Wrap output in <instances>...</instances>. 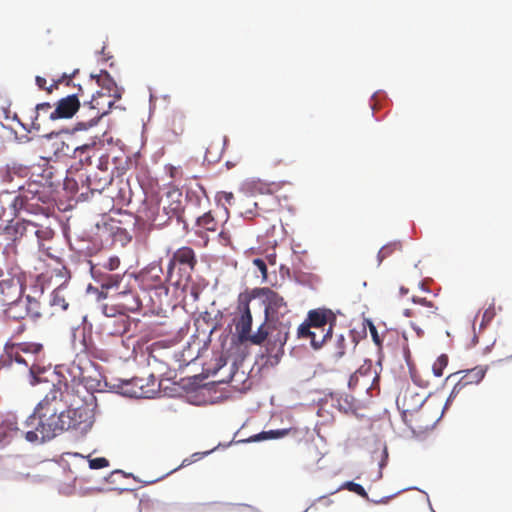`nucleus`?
<instances>
[{"label":"nucleus","instance_id":"nucleus-1","mask_svg":"<svg viewBox=\"0 0 512 512\" xmlns=\"http://www.w3.org/2000/svg\"><path fill=\"white\" fill-rule=\"evenodd\" d=\"M139 213L146 222L156 227L165 226L173 218L183 222L182 193L179 190H171L163 199H158L156 196L147 197Z\"/></svg>","mask_w":512,"mask_h":512},{"label":"nucleus","instance_id":"nucleus-2","mask_svg":"<svg viewBox=\"0 0 512 512\" xmlns=\"http://www.w3.org/2000/svg\"><path fill=\"white\" fill-rule=\"evenodd\" d=\"M290 328V319H281L276 322L264 321L253 334L252 344L262 345L265 343L267 354L278 358L284 353V346L289 338Z\"/></svg>","mask_w":512,"mask_h":512},{"label":"nucleus","instance_id":"nucleus-3","mask_svg":"<svg viewBox=\"0 0 512 512\" xmlns=\"http://www.w3.org/2000/svg\"><path fill=\"white\" fill-rule=\"evenodd\" d=\"M197 262L196 253L191 247L178 248L172 254L167 266L168 282L176 288L185 287L191 280Z\"/></svg>","mask_w":512,"mask_h":512},{"label":"nucleus","instance_id":"nucleus-4","mask_svg":"<svg viewBox=\"0 0 512 512\" xmlns=\"http://www.w3.org/2000/svg\"><path fill=\"white\" fill-rule=\"evenodd\" d=\"M7 355L18 364H22L29 369L31 375L42 372L38 363L40 357L44 354V347L37 342H15L7 345Z\"/></svg>","mask_w":512,"mask_h":512},{"label":"nucleus","instance_id":"nucleus-5","mask_svg":"<svg viewBox=\"0 0 512 512\" xmlns=\"http://www.w3.org/2000/svg\"><path fill=\"white\" fill-rule=\"evenodd\" d=\"M254 296L261 298L264 305V315L266 322H276L281 319H290V313L287 302L276 291L268 288H257L253 291Z\"/></svg>","mask_w":512,"mask_h":512},{"label":"nucleus","instance_id":"nucleus-6","mask_svg":"<svg viewBox=\"0 0 512 512\" xmlns=\"http://www.w3.org/2000/svg\"><path fill=\"white\" fill-rule=\"evenodd\" d=\"M64 431L75 429L86 431L93 424V413L83 399L71 401L67 410L62 411Z\"/></svg>","mask_w":512,"mask_h":512},{"label":"nucleus","instance_id":"nucleus-7","mask_svg":"<svg viewBox=\"0 0 512 512\" xmlns=\"http://www.w3.org/2000/svg\"><path fill=\"white\" fill-rule=\"evenodd\" d=\"M412 301L415 306V319L416 321L411 322L412 328L417 332L418 336L423 335V331L419 327L420 325L429 328L437 325L439 322H444V318L437 313L438 308L426 298L413 297Z\"/></svg>","mask_w":512,"mask_h":512},{"label":"nucleus","instance_id":"nucleus-8","mask_svg":"<svg viewBox=\"0 0 512 512\" xmlns=\"http://www.w3.org/2000/svg\"><path fill=\"white\" fill-rule=\"evenodd\" d=\"M5 315L9 322H17L27 317L37 320L42 316L41 305L35 298L27 296L11 303L5 310Z\"/></svg>","mask_w":512,"mask_h":512},{"label":"nucleus","instance_id":"nucleus-9","mask_svg":"<svg viewBox=\"0 0 512 512\" xmlns=\"http://www.w3.org/2000/svg\"><path fill=\"white\" fill-rule=\"evenodd\" d=\"M486 372H487V369L485 367L476 366L471 369L458 371L456 373L450 374L447 377V380L456 378L458 375H461V376L457 379L456 383L454 384V387L448 397V402H452L467 387L473 386V385H478L485 377Z\"/></svg>","mask_w":512,"mask_h":512},{"label":"nucleus","instance_id":"nucleus-10","mask_svg":"<svg viewBox=\"0 0 512 512\" xmlns=\"http://www.w3.org/2000/svg\"><path fill=\"white\" fill-rule=\"evenodd\" d=\"M4 235L7 240L13 243L8 244L4 250L9 264L18 267V244L25 239V225L24 220L10 222L4 229Z\"/></svg>","mask_w":512,"mask_h":512},{"label":"nucleus","instance_id":"nucleus-11","mask_svg":"<svg viewBox=\"0 0 512 512\" xmlns=\"http://www.w3.org/2000/svg\"><path fill=\"white\" fill-rule=\"evenodd\" d=\"M249 301L250 299L248 296H239L237 310L240 315L235 319V327L240 341L252 344V337L254 333H251L252 314L249 307Z\"/></svg>","mask_w":512,"mask_h":512},{"label":"nucleus","instance_id":"nucleus-12","mask_svg":"<svg viewBox=\"0 0 512 512\" xmlns=\"http://www.w3.org/2000/svg\"><path fill=\"white\" fill-rule=\"evenodd\" d=\"M68 401L65 399L64 392L61 386L53 385L50 391L38 403L34 412L36 415L51 416L56 412L64 411V403Z\"/></svg>","mask_w":512,"mask_h":512},{"label":"nucleus","instance_id":"nucleus-13","mask_svg":"<svg viewBox=\"0 0 512 512\" xmlns=\"http://www.w3.org/2000/svg\"><path fill=\"white\" fill-rule=\"evenodd\" d=\"M24 225L25 239L28 241H35L40 252L44 253L50 258H55L50 253V247L45 246V241L51 240L53 238L54 231L49 227L39 225L29 220H24Z\"/></svg>","mask_w":512,"mask_h":512},{"label":"nucleus","instance_id":"nucleus-14","mask_svg":"<svg viewBox=\"0 0 512 512\" xmlns=\"http://www.w3.org/2000/svg\"><path fill=\"white\" fill-rule=\"evenodd\" d=\"M83 95V89L78 88V93L68 95L61 98L55 106V109L50 112L49 120L69 119L80 109L81 104L79 96Z\"/></svg>","mask_w":512,"mask_h":512},{"label":"nucleus","instance_id":"nucleus-15","mask_svg":"<svg viewBox=\"0 0 512 512\" xmlns=\"http://www.w3.org/2000/svg\"><path fill=\"white\" fill-rule=\"evenodd\" d=\"M40 429L39 418L35 412L21 423L18 422L15 416V438H24L31 443L44 442V440L40 438Z\"/></svg>","mask_w":512,"mask_h":512},{"label":"nucleus","instance_id":"nucleus-16","mask_svg":"<svg viewBox=\"0 0 512 512\" xmlns=\"http://www.w3.org/2000/svg\"><path fill=\"white\" fill-rule=\"evenodd\" d=\"M98 150V144L95 141L72 148L69 144L61 141L57 144L56 148V152H60L63 155H69L72 152V157L77 159L81 165H91V159L96 156Z\"/></svg>","mask_w":512,"mask_h":512},{"label":"nucleus","instance_id":"nucleus-17","mask_svg":"<svg viewBox=\"0 0 512 512\" xmlns=\"http://www.w3.org/2000/svg\"><path fill=\"white\" fill-rule=\"evenodd\" d=\"M117 100L112 95L103 91H97L90 101L83 103V110L88 109L90 112H93L92 121L100 120L110 111Z\"/></svg>","mask_w":512,"mask_h":512},{"label":"nucleus","instance_id":"nucleus-18","mask_svg":"<svg viewBox=\"0 0 512 512\" xmlns=\"http://www.w3.org/2000/svg\"><path fill=\"white\" fill-rule=\"evenodd\" d=\"M428 414V409L424 407L416 412L403 414L402 418L413 433L421 434L431 430L437 421L434 417H428Z\"/></svg>","mask_w":512,"mask_h":512},{"label":"nucleus","instance_id":"nucleus-19","mask_svg":"<svg viewBox=\"0 0 512 512\" xmlns=\"http://www.w3.org/2000/svg\"><path fill=\"white\" fill-rule=\"evenodd\" d=\"M425 396L413 388H406L397 396L396 404L402 415L424 408Z\"/></svg>","mask_w":512,"mask_h":512},{"label":"nucleus","instance_id":"nucleus-20","mask_svg":"<svg viewBox=\"0 0 512 512\" xmlns=\"http://www.w3.org/2000/svg\"><path fill=\"white\" fill-rule=\"evenodd\" d=\"M139 280L144 289H159L167 281V274L164 276L163 269L159 263H151L139 274Z\"/></svg>","mask_w":512,"mask_h":512},{"label":"nucleus","instance_id":"nucleus-21","mask_svg":"<svg viewBox=\"0 0 512 512\" xmlns=\"http://www.w3.org/2000/svg\"><path fill=\"white\" fill-rule=\"evenodd\" d=\"M40 422V438L45 441L51 440L64 431L62 411L48 416L38 415Z\"/></svg>","mask_w":512,"mask_h":512},{"label":"nucleus","instance_id":"nucleus-22","mask_svg":"<svg viewBox=\"0 0 512 512\" xmlns=\"http://www.w3.org/2000/svg\"><path fill=\"white\" fill-rule=\"evenodd\" d=\"M113 297V305L116 307L118 314H125L127 312H136L141 307V301L139 297L131 290H127L125 287L123 290L116 292L111 295Z\"/></svg>","mask_w":512,"mask_h":512},{"label":"nucleus","instance_id":"nucleus-23","mask_svg":"<svg viewBox=\"0 0 512 512\" xmlns=\"http://www.w3.org/2000/svg\"><path fill=\"white\" fill-rule=\"evenodd\" d=\"M332 331V323L327 328H320L318 330H309L307 325H299L297 336L298 338L309 339L314 349H320L327 339L332 337Z\"/></svg>","mask_w":512,"mask_h":512},{"label":"nucleus","instance_id":"nucleus-24","mask_svg":"<svg viewBox=\"0 0 512 512\" xmlns=\"http://www.w3.org/2000/svg\"><path fill=\"white\" fill-rule=\"evenodd\" d=\"M29 175V168L21 164L7 165L0 169V178L3 184H13L14 189H22V180Z\"/></svg>","mask_w":512,"mask_h":512},{"label":"nucleus","instance_id":"nucleus-25","mask_svg":"<svg viewBox=\"0 0 512 512\" xmlns=\"http://www.w3.org/2000/svg\"><path fill=\"white\" fill-rule=\"evenodd\" d=\"M336 317L329 309H315L310 310L307 319L301 325H307L308 329L318 330L320 328H327L330 323H334Z\"/></svg>","mask_w":512,"mask_h":512},{"label":"nucleus","instance_id":"nucleus-26","mask_svg":"<svg viewBox=\"0 0 512 512\" xmlns=\"http://www.w3.org/2000/svg\"><path fill=\"white\" fill-rule=\"evenodd\" d=\"M375 378L376 376L372 370L371 363L368 365L365 364L350 376L348 386L351 390H355L358 387L369 390Z\"/></svg>","mask_w":512,"mask_h":512},{"label":"nucleus","instance_id":"nucleus-27","mask_svg":"<svg viewBox=\"0 0 512 512\" xmlns=\"http://www.w3.org/2000/svg\"><path fill=\"white\" fill-rule=\"evenodd\" d=\"M350 346H356L355 337L352 334V331H348L347 336L344 334L336 335L331 351V356L335 360L341 359L346 354V351Z\"/></svg>","mask_w":512,"mask_h":512},{"label":"nucleus","instance_id":"nucleus-28","mask_svg":"<svg viewBox=\"0 0 512 512\" xmlns=\"http://www.w3.org/2000/svg\"><path fill=\"white\" fill-rule=\"evenodd\" d=\"M87 188L90 192H102L113 181V173H102L96 172L92 176H86Z\"/></svg>","mask_w":512,"mask_h":512},{"label":"nucleus","instance_id":"nucleus-29","mask_svg":"<svg viewBox=\"0 0 512 512\" xmlns=\"http://www.w3.org/2000/svg\"><path fill=\"white\" fill-rule=\"evenodd\" d=\"M220 221L216 218L213 211H208L196 219L195 233L201 235L203 232H216Z\"/></svg>","mask_w":512,"mask_h":512},{"label":"nucleus","instance_id":"nucleus-30","mask_svg":"<svg viewBox=\"0 0 512 512\" xmlns=\"http://www.w3.org/2000/svg\"><path fill=\"white\" fill-rule=\"evenodd\" d=\"M92 78L96 79L97 84L101 87V91L114 96L116 99H121L122 91L117 86L113 78L109 75L108 72L102 71L99 75L94 76Z\"/></svg>","mask_w":512,"mask_h":512},{"label":"nucleus","instance_id":"nucleus-31","mask_svg":"<svg viewBox=\"0 0 512 512\" xmlns=\"http://www.w3.org/2000/svg\"><path fill=\"white\" fill-rule=\"evenodd\" d=\"M124 279V275H120L118 273L114 274H106L103 275L102 278L99 280L101 291L99 293L100 297L107 298L109 296V292L111 290H115L116 292H119V288L121 286V283Z\"/></svg>","mask_w":512,"mask_h":512},{"label":"nucleus","instance_id":"nucleus-32","mask_svg":"<svg viewBox=\"0 0 512 512\" xmlns=\"http://www.w3.org/2000/svg\"><path fill=\"white\" fill-rule=\"evenodd\" d=\"M299 433V430L294 427L285 428V429H276V430H269V431H263L259 434H256L252 437L253 441H261V440H268V439H278L285 436H297Z\"/></svg>","mask_w":512,"mask_h":512},{"label":"nucleus","instance_id":"nucleus-33","mask_svg":"<svg viewBox=\"0 0 512 512\" xmlns=\"http://www.w3.org/2000/svg\"><path fill=\"white\" fill-rule=\"evenodd\" d=\"M106 325L113 326L109 329V334L121 336L129 330L130 321L127 315L119 314V317L110 320Z\"/></svg>","mask_w":512,"mask_h":512},{"label":"nucleus","instance_id":"nucleus-34","mask_svg":"<svg viewBox=\"0 0 512 512\" xmlns=\"http://www.w3.org/2000/svg\"><path fill=\"white\" fill-rule=\"evenodd\" d=\"M337 407L340 411L355 414L360 408L359 402L351 395L344 394L337 398Z\"/></svg>","mask_w":512,"mask_h":512},{"label":"nucleus","instance_id":"nucleus-35","mask_svg":"<svg viewBox=\"0 0 512 512\" xmlns=\"http://www.w3.org/2000/svg\"><path fill=\"white\" fill-rule=\"evenodd\" d=\"M49 304L53 309V313L65 311L68 308L69 304L62 288L59 287L51 293Z\"/></svg>","mask_w":512,"mask_h":512},{"label":"nucleus","instance_id":"nucleus-36","mask_svg":"<svg viewBox=\"0 0 512 512\" xmlns=\"http://www.w3.org/2000/svg\"><path fill=\"white\" fill-rule=\"evenodd\" d=\"M267 165L271 169H279L289 166L293 161L288 155H281L278 152H270L267 155Z\"/></svg>","mask_w":512,"mask_h":512},{"label":"nucleus","instance_id":"nucleus-37","mask_svg":"<svg viewBox=\"0 0 512 512\" xmlns=\"http://www.w3.org/2000/svg\"><path fill=\"white\" fill-rule=\"evenodd\" d=\"M52 105L48 102L40 103L36 105L35 108V116L32 119V127L33 129L40 130L41 123H40V116L41 115H47V118L49 119L50 112H52Z\"/></svg>","mask_w":512,"mask_h":512},{"label":"nucleus","instance_id":"nucleus-38","mask_svg":"<svg viewBox=\"0 0 512 512\" xmlns=\"http://www.w3.org/2000/svg\"><path fill=\"white\" fill-rule=\"evenodd\" d=\"M402 248V244L399 241H395L389 244L384 245L378 252V262L381 263L384 259L389 257L396 251H400Z\"/></svg>","mask_w":512,"mask_h":512},{"label":"nucleus","instance_id":"nucleus-39","mask_svg":"<svg viewBox=\"0 0 512 512\" xmlns=\"http://www.w3.org/2000/svg\"><path fill=\"white\" fill-rule=\"evenodd\" d=\"M93 112H90L88 109L81 111L82 120L78 121L76 124V128L79 130H86L95 126L99 120L92 121Z\"/></svg>","mask_w":512,"mask_h":512},{"label":"nucleus","instance_id":"nucleus-40","mask_svg":"<svg viewBox=\"0 0 512 512\" xmlns=\"http://www.w3.org/2000/svg\"><path fill=\"white\" fill-rule=\"evenodd\" d=\"M0 435L4 437H15V417H7L0 425Z\"/></svg>","mask_w":512,"mask_h":512},{"label":"nucleus","instance_id":"nucleus-41","mask_svg":"<svg viewBox=\"0 0 512 512\" xmlns=\"http://www.w3.org/2000/svg\"><path fill=\"white\" fill-rule=\"evenodd\" d=\"M448 365V356L445 354L440 355L432 365L433 374L436 377H441L443 375L444 369Z\"/></svg>","mask_w":512,"mask_h":512},{"label":"nucleus","instance_id":"nucleus-42","mask_svg":"<svg viewBox=\"0 0 512 512\" xmlns=\"http://www.w3.org/2000/svg\"><path fill=\"white\" fill-rule=\"evenodd\" d=\"M7 329L11 334V337H19L26 330V325L23 323V320L17 322H9L7 321Z\"/></svg>","mask_w":512,"mask_h":512},{"label":"nucleus","instance_id":"nucleus-43","mask_svg":"<svg viewBox=\"0 0 512 512\" xmlns=\"http://www.w3.org/2000/svg\"><path fill=\"white\" fill-rule=\"evenodd\" d=\"M342 489H347L350 492H353L363 498H368V494L364 487L358 483H355L353 481L345 482L342 487Z\"/></svg>","mask_w":512,"mask_h":512},{"label":"nucleus","instance_id":"nucleus-44","mask_svg":"<svg viewBox=\"0 0 512 512\" xmlns=\"http://www.w3.org/2000/svg\"><path fill=\"white\" fill-rule=\"evenodd\" d=\"M109 466V461L104 457L93 458L89 460L91 469H102Z\"/></svg>","mask_w":512,"mask_h":512},{"label":"nucleus","instance_id":"nucleus-45","mask_svg":"<svg viewBox=\"0 0 512 512\" xmlns=\"http://www.w3.org/2000/svg\"><path fill=\"white\" fill-rule=\"evenodd\" d=\"M97 168L102 173H111L109 171V156L108 155H102L98 158V165Z\"/></svg>","mask_w":512,"mask_h":512},{"label":"nucleus","instance_id":"nucleus-46","mask_svg":"<svg viewBox=\"0 0 512 512\" xmlns=\"http://www.w3.org/2000/svg\"><path fill=\"white\" fill-rule=\"evenodd\" d=\"M254 266L260 271L262 278L267 279V266L263 259L255 258L253 260Z\"/></svg>","mask_w":512,"mask_h":512},{"label":"nucleus","instance_id":"nucleus-47","mask_svg":"<svg viewBox=\"0 0 512 512\" xmlns=\"http://www.w3.org/2000/svg\"><path fill=\"white\" fill-rule=\"evenodd\" d=\"M208 452H205L203 453V455H207ZM202 454L201 453H194L191 458H185L182 463L180 464L179 467H177L174 471L182 468V467H186L188 465H190L191 463L195 462V461H198L200 458H201Z\"/></svg>","mask_w":512,"mask_h":512},{"label":"nucleus","instance_id":"nucleus-48","mask_svg":"<svg viewBox=\"0 0 512 512\" xmlns=\"http://www.w3.org/2000/svg\"><path fill=\"white\" fill-rule=\"evenodd\" d=\"M369 331H370V335L374 341V343L379 347L381 348L382 347V342H383V339L380 337L376 327L374 325H370V328H369Z\"/></svg>","mask_w":512,"mask_h":512},{"label":"nucleus","instance_id":"nucleus-49","mask_svg":"<svg viewBox=\"0 0 512 512\" xmlns=\"http://www.w3.org/2000/svg\"><path fill=\"white\" fill-rule=\"evenodd\" d=\"M72 76H67L66 74H63L61 78H59L58 80H54L53 83L46 88V91L48 93H52L53 90L57 89L59 84L62 83V81L64 79H68L69 81L71 80Z\"/></svg>","mask_w":512,"mask_h":512},{"label":"nucleus","instance_id":"nucleus-50","mask_svg":"<svg viewBox=\"0 0 512 512\" xmlns=\"http://www.w3.org/2000/svg\"><path fill=\"white\" fill-rule=\"evenodd\" d=\"M120 265V260L117 257H112L107 263V267L110 271L117 269Z\"/></svg>","mask_w":512,"mask_h":512},{"label":"nucleus","instance_id":"nucleus-51","mask_svg":"<svg viewBox=\"0 0 512 512\" xmlns=\"http://www.w3.org/2000/svg\"><path fill=\"white\" fill-rule=\"evenodd\" d=\"M35 81H36L37 86H38L40 89H42V90H46V88H47V87H46V83H47V81H46V79H45L44 77L36 76Z\"/></svg>","mask_w":512,"mask_h":512},{"label":"nucleus","instance_id":"nucleus-52","mask_svg":"<svg viewBox=\"0 0 512 512\" xmlns=\"http://www.w3.org/2000/svg\"><path fill=\"white\" fill-rule=\"evenodd\" d=\"M77 369L79 370V375L78 376H74L73 377V380H72V383L73 385H77L78 387L81 386V388L85 391V387L81 385V375H82V372H81V369L79 367H77Z\"/></svg>","mask_w":512,"mask_h":512},{"label":"nucleus","instance_id":"nucleus-53","mask_svg":"<svg viewBox=\"0 0 512 512\" xmlns=\"http://www.w3.org/2000/svg\"><path fill=\"white\" fill-rule=\"evenodd\" d=\"M403 354H404V358H405L406 362L409 364L410 363V359H411V352H410L407 344H405L403 346Z\"/></svg>","mask_w":512,"mask_h":512},{"label":"nucleus","instance_id":"nucleus-54","mask_svg":"<svg viewBox=\"0 0 512 512\" xmlns=\"http://www.w3.org/2000/svg\"><path fill=\"white\" fill-rule=\"evenodd\" d=\"M107 50V46L106 45H103L101 50L99 51L100 54L103 55V57L108 60L110 58H112V55H111V52L110 51H106Z\"/></svg>","mask_w":512,"mask_h":512},{"label":"nucleus","instance_id":"nucleus-55","mask_svg":"<svg viewBox=\"0 0 512 512\" xmlns=\"http://www.w3.org/2000/svg\"><path fill=\"white\" fill-rule=\"evenodd\" d=\"M414 311H415V307L410 308V309H405L403 313L406 317H414L415 318Z\"/></svg>","mask_w":512,"mask_h":512},{"label":"nucleus","instance_id":"nucleus-56","mask_svg":"<svg viewBox=\"0 0 512 512\" xmlns=\"http://www.w3.org/2000/svg\"><path fill=\"white\" fill-rule=\"evenodd\" d=\"M110 311H113V308H110V310H109L108 305H104V307H103V312H104L107 316H109V317H113V316H114V313H110Z\"/></svg>","mask_w":512,"mask_h":512},{"label":"nucleus","instance_id":"nucleus-57","mask_svg":"<svg viewBox=\"0 0 512 512\" xmlns=\"http://www.w3.org/2000/svg\"><path fill=\"white\" fill-rule=\"evenodd\" d=\"M110 311H113V308H110V310H109L108 305H104V307H103V312H104L107 316H109V317H113V316H114V313H110Z\"/></svg>","mask_w":512,"mask_h":512},{"label":"nucleus","instance_id":"nucleus-58","mask_svg":"<svg viewBox=\"0 0 512 512\" xmlns=\"http://www.w3.org/2000/svg\"><path fill=\"white\" fill-rule=\"evenodd\" d=\"M110 311H113V308H110V310H109L108 305H104V307H103V312H104L107 316H109V317H113V316H114V313H110Z\"/></svg>","mask_w":512,"mask_h":512},{"label":"nucleus","instance_id":"nucleus-59","mask_svg":"<svg viewBox=\"0 0 512 512\" xmlns=\"http://www.w3.org/2000/svg\"><path fill=\"white\" fill-rule=\"evenodd\" d=\"M412 379H413V381H414L415 383H417V384H418V385H420V386L426 387V386L428 385V382H425V383L418 382V381L416 380V376H415V374H414V373H412Z\"/></svg>","mask_w":512,"mask_h":512},{"label":"nucleus","instance_id":"nucleus-60","mask_svg":"<svg viewBox=\"0 0 512 512\" xmlns=\"http://www.w3.org/2000/svg\"><path fill=\"white\" fill-rule=\"evenodd\" d=\"M492 316H493V313L490 312L489 310H486L484 315H483V319H488L489 320V319L492 318Z\"/></svg>","mask_w":512,"mask_h":512},{"label":"nucleus","instance_id":"nucleus-61","mask_svg":"<svg viewBox=\"0 0 512 512\" xmlns=\"http://www.w3.org/2000/svg\"><path fill=\"white\" fill-rule=\"evenodd\" d=\"M400 291H401L402 294H407L408 293V289H405L403 287L400 289Z\"/></svg>","mask_w":512,"mask_h":512},{"label":"nucleus","instance_id":"nucleus-62","mask_svg":"<svg viewBox=\"0 0 512 512\" xmlns=\"http://www.w3.org/2000/svg\"><path fill=\"white\" fill-rule=\"evenodd\" d=\"M64 386H65L66 392H68L69 385H68L67 381L64 383Z\"/></svg>","mask_w":512,"mask_h":512},{"label":"nucleus","instance_id":"nucleus-63","mask_svg":"<svg viewBox=\"0 0 512 512\" xmlns=\"http://www.w3.org/2000/svg\"><path fill=\"white\" fill-rule=\"evenodd\" d=\"M139 381H142L141 379H134L135 385H139Z\"/></svg>","mask_w":512,"mask_h":512},{"label":"nucleus","instance_id":"nucleus-64","mask_svg":"<svg viewBox=\"0 0 512 512\" xmlns=\"http://www.w3.org/2000/svg\"><path fill=\"white\" fill-rule=\"evenodd\" d=\"M1 276H3V272H2V270H0V277H1Z\"/></svg>","mask_w":512,"mask_h":512}]
</instances>
